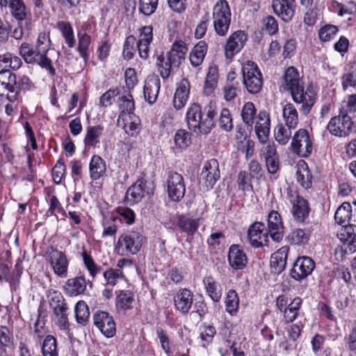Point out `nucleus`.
I'll return each instance as SVG.
<instances>
[{
  "mask_svg": "<svg viewBox=\"0 0 356 356\" xmlns=\"http://www.w3.org/2000/svg\"><path fill=\"white\" fill-rule=\"evenodd\" d=\"M51 47L49 33L42 32L38 34L34 46L28 42L22 43L19 48V54L26 64L38 65L46 70L51 76H54L56 70L47 56Z\"/></svg>",
  "mask_w": 356,
  "mask_h": 356,
  "instance_id": "nucleus-1",
  "label": "nucleus"
},
{
  "mask_svg": "<svg viewBox=\"0 0 356 356\" xmlns=\"http://www.w3.org/2000/svg\"><path fill=\"white\" fill-rule=\"evenodd\" d=\"M216 106L210 102L202 110L200 104H193L186 113L188 129L196 134H207L215 125Z\"/></svg>",
  "mask_w": 356,
  "mask_h": 356,
  "instance_id": "nucleus-2",
  "label": "nucleus"
},
{
  "mask_svg": "<svg viewBox=\"0 0 356 356\" xmlns=\"http://www.w3.org/2000/svg\"><path fill=\"white\" fill-rule=\"evenodd\" d=\"M33 86L29 77L24 74L11 72L8 70L0 71V96L14 102L22 90H30Z\"/></svg>",
  "mask_w": 356,
  "mask_h": 356,
  "instance_id": "nucleus-3",
  "label": "nucleus"
},
{
  "mask_svg": "<svg viewBox=\"0 0 356 356\" xmlns=\"http://www.w3.org/2000/svg\"><path fill=\"white\" fill-rule=\"evenodd\" d=\"M143 237L136 231H129L121 234L118 240L115 252L121 256L136 254L142 247Z\"/></svg>",
  "mask_w": 356,
  "mask_h": 356,
  "instance_id": "nucleus-4",
  "label": "nucleus"
},
{
  "mask_svg": "<svg viewBox=\"0 0 356 356\" xmlns=\"http://www.w3.org/2000/svg\"><path fill=\"white\" fill-rule=\"evenodd\" d=\"M213 23L215 31L223 36L228 32L231 23V11L225 0H219L213 8Z\"/></svg>",
  "mask_w": 356,
  "mask_h": 356,
  "instance_id": "nucleus-5",
  "label": "nucleus"
},
{
  "mask_svg": "<svg viewBox=\"0 0 356 356\" xmlns=\"http://www.w3.org/2000/svg\"><path fill=\"white\" fill-rule=\"evenodd\" d=\"M243 83L251 94L258 93L263 86L262 74L257 65L252 61H247L243 66Z\"/></svg>",
  "mask_w": 356,
  "mask_h": 356,
  "instance_id": "nucleus-6",
  "label": "nucleus"
},
{
  "mask_svg": "<svg viewBox=\"0 0 356 356\" xmlns=\"http://www.w3.org/2000/svg\"><path fill=\"white\" fill-rule=\"evenodd\" d=\"M220 177L218 161L214 159L209 160L204 164L200 175L199 184L200 189L207 191L213 188Z\"/></svg>",
  "mask_w": 356,
  "mask_h": 356,
  "instance_id": "nucleus-7",
  "label": "nucleus"
},
{
  "mask_svg": "<svg viewBox=\"0 0 356 356\" xmlns=\"http://www.w3.org/2000/svg\"><path fill=\"white\" fill-rule=\"evenodd\" d=\"M353 122L351 118L343 111H340L337 116L330 119L327 129L332 136L346 138L353 130Z\"/></svg>",
  "mask_w": 356,
  "mask_h": 356,
  "instance_id": "nucleus-8",
  "label": "nucleus"
},
{
  "mask_svg": "<svg viewBox=\"0 0 356 356\" xmlns=\"http://www.w3.org/2000/svg\"><path fill=\"white\" fill-rule=\"evenodd\" d=\"M293 101L297 104H300V111L305 115L309 113L316 101V92L314 87L309 86L305 90L302 86L290 93Z\"/></svg>",
  "mask_w": 356,
  "mask_h": 356,
  "instance_id": "nucleus-9",
  "label": "nucleus"
},
{
  "mask_svg": "<svg viewBox=\"0 0 356 356\" xmlns=\"http://www.w3.org/2000/svg\"><path fill=\"white\" fill-rule=\"evenodd\" d=\"M286 198L292 204V214L293 218L299 222L305 221L309 213L308 202L301 197L297 191L291 188L287 190Z\"/></svg>",
  "mask_w": 356,
  "mask_h": 356,
  "instance_id": "nucleus-10",
  "label": "nucleus"
},
{
  "mask_svg": "<svg viewBox=\"0 0 356 356\" xmlns=\"http://www.w3.org/2000/svg\"><path fill=\"white\" fill-rule=\"evenodd\" d=\"M293 152L300 157H307L312 152L313 145L306 129H300L296 132L291 141Z\"/></svg>",
  "mask_w": 356,
  "mask_h": 356,
  "instance_id": "nucleus-11",
  "label": "nucleus"
},
{
  "mask_svg": "<svg viewBox=\"0 0 356 356\" xmlns=\"http://www.w3.org/2000/svg\"><path fill=\"white\" fill-rule=\"evenodd\" d=\"M168 197L174 202L181 200L186 193L184 177L177 172H170L167 179Z\"/></svg>",
  "mask_w": 356,
  "mask_h": 356,
  "instance_id": "nucleus-12",
  "label": "nucleus"
},
{
  "mask_svg": "<svg viewBox=\"0 0 356 356\" xmlns=\"http://www.w3.org/2000/svg\"><path fill=\"white\" fill-rule=\"evenodd\" d=\"M151 193H152V188L149 187V184L145 180L138 179L127 191L125 201L130 205L137 204L145 195Z\"/></svg>",
  "mask_w": 356,
  "mask_h": 356,
  "instance_id": "nucleus-13",
  "label": "nucleus"
},
{
  "mask_svg": "<svg viewBox=\"0 0 356 356\" xmlns=\"http://www.w3.org/2000/svg\"><path fill=\"white\" fill-rule=\"evenodd\" d=\"M268 231L265 229L262 222H256L250 225L248 231V237L253 248L268 245Z\"/></svg>",
  "mask_w": 356,
  "mask_h": 356,
  "instance_id": "nucleus-14",
  "label": "nucleus"
},
{
  "mask_svg": "<svg viewBox=\"0 0 356 356\" xmlns=\"http://www.w3.org/2000/svg\"><path fill=\"white\" fill-rule=\"evenodd\" d=\"M315 262L309 257H298L293 264L291 270V276L297 281L307 277L314 270Z\"/></svg>",
  "mask_w": 356,
  "mask_h": 356,
  "instance_id": "nucleus-15",
  "label": "nucleus"
},
{
  "mask_svg": "<svg viewBox=\"0 0 356 356\" xmlns=\"http://www.w3.org/2000/svg\"><path fill=\"white\" fill-rule=\"evenodd\" d=\"M94 324L98 327L101 332L108 338L115 335L116 332L115 323L108 312L99 311L93 316Z\"/></svg>",
  "mask_w": 356,
  "mask_h": 356,
  "instance_id": "nucleus-16",
  "label": "nucleus"
},
{
  "mask_svg": "<svg viewBox=\"0 0 356 356\" xmlns=\"http://www.w3.org/2000/svg\"><path fill=\"white\" fill-rule=\"evenodd\" d=\"M117 125L122 128L128 135L136 136L140 130V120L134 113H120Z\"/></svg>",
  "mask_w": 356,
  "mask_h": 356,
  "instance_id": "nucleus-17",
  "label": "nucleus"
},
{
  "mask_svg": "<svg viewBox=\"0 0 356 356\" xmlns=\"http://www.w3.org/2000/svg\"><path fill=\"white\" fill-rule=\"evenodd\" d=\"M272 7L274 13L282 20L289 22L295 15L296 3L295 0H273Z\"/></svg>",
  "mask_w": 356,
  "mask_h": 356,
  "instance_id": "nucleus-18",
  "label": "nucleus"
},
{
  "mask_svg": "<svg viewBox=\"0 0 356 356\" xmlns=\"http://www.w3.org/2000/svg\"><path fill=\"white\" fill-rule=\"evenodd\" d=\"M48 257L54 273L58 277H66L69 262L65 254L57 250H52Z\"/></svg>",
  "mask_w": 356,
  "mask_h": 356,
  "instance_id": "nucleus-19",
  "label": "nucleus"
},
{
  "mask_svg": "<svg viewBox=\"0 0 356 356\" xmlns=\"http://www.w3.org/2000/svg\"><path fill=\"white\" fill-rule=\"evenodd\" d=\"M247 40V35L243 31H237L229 35L225 47V54L227 58H232L244 47Z\"/></svg>",
  "mask_w": 356,
  "mask_h": 356,
  "instance_id": "nucleus-20",
  "label": "nucleus"
},
{
  "mask_svg": "<svg viewBox=\"0 0 356 356\" xmlns=\"http://www.w3.org/2000/svg\"><path fill=\"white\" fill-rule=\"evenodd\" d=\"M268 231L271 238L280 242L283 238L284 225L280 214L276 211H271L268 215Z\"/></svg>",
  "mask_w": 356,
  "mask_h": 356,
  "instance_id": "nucleus-21",
  "label": "nucleus"
},
{
  "mask_svg": "<svg viewBox=\"0 0 356 356\" xmlns=\"http://www.w3.org/2000/svg\"><path fill=\"white\" fill-rule=\"evenodd\" d=\"M254 131L257 138L261 143L267 142L270 134V118L266 111H260L255 118Z\"/></svg>",
  "mask_w": 356,
  "mask_h": 356,
  "instance_id": "nucleus-22",
  "label": "nucleus"
},
{
  "mask_svg": "<svg viewBox=\"0 0 356 356\" xmlns=\"http://www.w3.org/2000/svg\"><path fill=\"white\" fill-rule=\"evenodd\" d=\"M153 29L150 26L141 29L139 39L137 41V49L139 56L147 60L149 56V45L153 40Z\"/></svg>",
  "mask_w": 356,
  "mask_h": 356,
  "instance_id": "nucleus-23",
  "label": "nucleus"
},
{
  "mask_svg": "<svg viewBox=\"0 0 356 356\" xmlns=\"http://www.w3.org/2000/svg\"><path fill=\"white\" fill-rule=\"evenodd\" d=\"M228 261L233 269L241 270L247 266L248 257L239 245H232L229 250Z\"/></svg>",
  "mask_w": 356,
  "mask_h": 356,
  "instance_id": "nucleus-24",
  "label": "nucleus"
},
{
  "mask_svg": "<svg viewBox=\"0 0 356 356\" xmlns=\"http://www.w3.org/2000/svg\"><path fill=\"white\" fill-rule=\"evenodd\" d=\"M289 248L283 246L271 255L270 268L273 273L280 274L286 268Z\"/></svg>",
  "mask_w": 356,
  "mask_h": 356,
  "instance_id": "nucleus-25",
  "label": "nucleus"
},
{
  "mask_svg": "<svg viewBox=\"0 0 356 356\" xmlns=\"http://www.w3.org/2000/svg\"><path fill=\"white\" fill-rule=\"evenodd\" d=\"M193 302V294L187 289L179 290L174 298L175 308L184 314H186L189 311L191 308Z\"/></svg>",
  "mask_w": 356,
  "mask_h": 356,
  "instance_id": "nucleus-26",
  "label": "nucleus"
},
{
  "mask_svg": "<svg viewBox=\"0 0 356 356\" xmlns=\"http://www.w3.org/2000/svg\"><path fill=\"white\" fill-rule=\"evenodd\" d=\"M188 51L186 44L182 40L175 41L166 55L169 56L175 67H179L185 60Z\"/></svg>",
  "mask_w": 356,
  "mask_h": 356,
  "instance_id": "nucleus-27",
  "label": "nucleus"
},
{
  "mask_svg": "<svg viewBox=\"0 0 356 356\" xmlns=\"http://www.w3.org/2000/svg\"><path fill=\"white\" fill-rule=\"evenodd\" d=\"M160 86V79L157 76H149L146 81L143 88V94L145 101L149 104H152L156 102Z\"/></svg>",
  "mask_w": 356,
  "mask_h": 356,
  "instance_id": "nucleus-28",
  "label": "nucleus"
},
{
  "mask_svg": "<svg viewBox=\"0 0 356 356\" xmlns=\"http://www.w3.org/2000/svg\"><path fill=\"white\" fill-rule=\"evenodd\" d=\"M190 92V83L184 79L178 84L174 96V106L177 109L182 108L186 104Z\"/></svg>",
  "mask_w": 356,
  "mask_h": 356,
  "instance_id": "nucleus-29",
  "label": "nucleus"
},
{
  "mask_svg": "<svg viewBox=\"0 0 356 356\" xmlns=\"http://www.w3.org/2000/svg\"><path fill=\"white\" fill-rule=\"evenodd\" d=\"M284 83V89L290 93L303 86L299 73L294 67H289L286 70Z\"/></svg>",
  "mask_w": 356,
  "mask_h": 356,
  "instance_id": "nucleus-30",
  "label": "nucleus"
},
{
  "mask_svg": "<svg viewBox=\"0 0 356 356\" xmlns=\"http://www.w3.org/2000/svg\"><path fill=\"white\" fill-rule=\"evenodd\" d=\"M67 294L76 296L84 293L86 289V281L84 276L68 279L64 286Z\"/></svg>",
  "mask_w": 356,
  "mask_h": 356,
  "instance_id": "nucleus-31",
  "label": "nucleus"
},
{
  "mask_svg": "<svg viewBox=\"0 0 356 356\" xmlns=\"http://www.w3.org/2000/svg\"><path fill=\"white\" fill-rule=\"evenodd\" d=\"M106 170L104 160L99 155H94L89 163L90 177L92 180H98L102 177Z\"/></svg>",
  "mask_w": 356,
  "mask_h": 356,
  "instance_id": "nucleus-32",
  "label": "nucleus"
},
{
  "mask_svg": "<svg viewBox=\"0 0 356 356\" xmlns=\"http://www.w3.org/2000/svg\"><path fill=\"white\" fill-rule=\"evenodd\" d=\"M207 49V44L204 40L200 41L193 47L189 54V60L192 66L197 67L203 63Z\"/></svg>",
  "mask_w": 356,
  "mask_h": 356,
  "instance_id": "nucleus-33",
  "label": "nucleus"
},
{
  "mask_svg": "<svg viewBox=\"0 0 356 356\" xmlns=\"http://www.w3.org/2000/svg\"><path fill=\"white\" fill-rule=\"evenodd\" d=\"M199 218H193L187 216H180L177 220L178 227L188 236H193L197 230L200 223Z\"/></svg>",
  "mask_w": 356,
  "mask_h": 356,
  "instance_id": "nucleus-34",
  "label": "nucleus"
},
{
  "mask_svg": "<svg viewBox=\"0 0 356 356\" xmlns=\"http://www.w3.org/2000/svg\"><path fill=\"white\" fill-rule=\"evenodd\" d=\"M312 175L305 161L299 163L296 171L297 181L305 189L312 187Z\"/></svg>",
  "mask_w": 356,
  "mask_h": 356,
  "instance_id": "nucleus-35",
  "label": "nucleus"
},
{
  "mask_svg": "<svg viewBox=\"0 0 356 356\" xmlns=\"http://www.w3.org/2000/svg\"><path fill=\"white\" fill-rule=\"evenodd\" d=\"M203 283L207 295L213 302H218L222 296L221 286L211 276L205 277Z\"/></svg>",
  "mask_w": 356,
  "mask_h": 356,
  "instance_id": "nucleus-36",
  "label": "nucleus"
},
{
  "mask_svg": "<svg viewBox=\"0 0 356 356\" xmlns=\"http://www.w3.org/2000/svg\"><path fill=\"white\" fill-rule=\"evenodd\" d=\"M282 116L286 127L293 129L297 127L298 124V113L293 104L288 103L283 107Z\"/></svg>",
  "mask_w": 356,
  "mask_h": 356,
  "instance_id": "nucleus-37",
  "label": "nucleus"
},
{
  "mask_svg": "<svg viewBox=\"0 0 356 356\" xmlns=\"http://www.w3.org/2000/svg\"><path fill=\"white\" fill-rule=\"evenodd\" d=\"M158 72L163 79L170 77L173 67H175L170 58L167 55H159L156 63Z\"/></svg>",
  "mask_w": 356,
  "mask_h": 356,
  "instance_id": "nucleus-38",
  "label": "nucleus"
},
{
  "mask_svg": "<svg viewBox=\"0 0 356 356\" xmlns=\"http://www.w3.org/2000/svg\"><path fill=\"white\" fill-rule=\"evenodd\" d=\"M104 129V127L101 124L88 127L84 138L85 145L95 147L99 143Z\"/></svg>",
  "mask_w": 356,
  "mask_h": 356,
  "instance_id": "nucleus-39",
  "label": "nucleus"
},
{
  "mask_svg": "<svg viewBox=\"0 0 356 356\" xmlns=\"http://www.w3.org/2000/svg\"><path fill=\"white\" fill-rule=\"evenodd\" d=\"M302 300L300 297H296L288 305L283 312V316L286 323L293 322L298 316Z\"/></svg>",
  "mask_w": 356,
  "mask_h": 356,
  "instance_id": "nucleus-40",
  "label": "nucleus"
},
{
  "mask_svg": "<svg viewBox=\"0 0 356 356\" xmlns=\"http://www.w3.org/2000/svg\"><path fill=\"white\" fill-rule=\"evenodd\" d=\"M79 44L77 51L80 56L83 58L85 64H87L89 60V47L91 43V37L86 33H79Z\"/></svg>",
  "mask_w": 356,
  "mask_h": 356,
  "instance_id": "nucleus-41",
  "label": "nucleus"
},
{
  "mask_svg": "<svg viewBox=\"0 0 356 356\" xmlns=\"http://www.w3.org/2000/svg\"><path fill=\"white\" fill-rule=\"evenodd\" d=\"M134 300V296L129 291H120L116 298V307L118 309L126 311L131 308Z\"/></svg>",
  "mask_w": 356,
  "mask_h": 356,
  "instance_id": "nucleus-42",
  "label": "nucleus"
},
{
  "mask_svg": "<svg viewBox=\"0 0 356 356\" xmlns=\"http://www.w3.org/2000/svg\"><path fill=\"white\" fill-rule=\"evenodd\" d=\"M9 8L17 20L23 21L26 18L27 12L23 0H9Z\"/></svg>",
  "mask_w": 356,
  "mask_h": 356,
  "instance_id": "nucleus-43",
  "label": "nucleus"
},
{
  "mask_svg": "<svg viewBox=\"0 0 356 356\" xmlns=\"http://www.w3.org/2000/svg\"><path fill=\"white\" fill-rule=\"evenodd\" d=\"M256 113L257 110L252 102H248L245 103L241 109V115L245 125L250 127H252L257 117Z\"/></svg>",
  "mask_w": 356,
  "mask_h": 356,
  "instance_id": "nucleus-44",
  "label": "nucleus"
},
{
  "mask_svg": "<svg viewBox=\"0 0 356 356\" xmlns=\"http://www.w3.org/2000/svg\"><path fill=\"white\" fill-rule=\"evenodd\" d=\"M58 29L60 31L68 47H74L76 40L71 24L67 22H59L58 23Z\"/></svg>",
  "mask_w": 356,
  "mask_h": 356,
  "instance_id": "nucleus-45",
  "label": "nucleus"
},
{
  "mask_svg": "<svg viewBox=\"0 0 356 356\" xmlns=\"http://www.w3.org/2000/svg\"><path fill=\"white\" fill-rule=\"evenodd\" d=\"M137 49L136 38L129 35L125 38L123 44L122 56L125 60H129L134 58L135 52Z\"/></svg>",
  "mask_w": 356,
  "mask_h": 356,
  "instance_id": "nucleus-46",
  "label": "nucleus"
},
{
  "mask_svg": "<svg viewBox=\"0 0 356 356\" xmlns=\"http://www.w3.org/2000/svg\"><path fill=\"white\" fill-rule=\"evenodd\" d=\"M82 258L84 266L88 270L90 276L95 279L97 274H99L102 270L101 266H98L92 259L90 254H89L86 250L82 252Z\"/></svg>",
  "mask_w": 356,
  "mask_h": 356,
  "instance_id": "nucleus-47",
  "label": "nucleus"
},
{
  "mask_svg": "<svg viewBox=\"0 0 356 356\" xmlns=\"http://www.w3.org/2000/svg\"><path fill=\"white\" fill-rule=\"evenodd\" d=\"M191 143V134L184 129H179L174 136L175 145L181 149L188 147Z\"/></svg>",
  "mask_w": 356,
  "mask_h": 356,
  "instance_id": "nucleus-48",
  "label": "nucleus"
},
{
  "mask_svg": "<svg viewBox=\"0 0 356 356\" xmlns=\"http://www.w3.org/2000/svg\"><path fill=\"white\" fill-rule=\"evenodd\" d=\"M0 62L4 63L6 67H9L13 70H17L22 65L21 58L10 53L0 55Z\"/></svg>",
  "mask_w": 356,
  "mask_h": 356,
  "instance_id": "nucleus-49",
  "label": "nucleus"
},
{
  "mask_svg": "<svg viewBox=\"0 0 356 356\" xmlns=\"http://www.w3.org/2000/svg\"><path fill=\"white\" fill-rule=\"evenodd\" d=\"M238 304L239 299L236 291H229L225 300L226 311L231 315H234L238 310Z\"/></svg>",
  "mask_w": 356,
  "mask_h": 356,
  "instance_id": "nucleus-50",
  "label": "nucleus"
},
{
  "mask_svg": "<svg viewBox=\"0 0 356 356\" xmlns=\"http://www.w3.org/2000/svg\"><path fill=\"white\" fill-rule=\"evenodd\" d=\"M89 309L83 301H79L75 307V316L76 321L80 324H85L89 318Z\"/></svg>",
  "mask_w": 356,
  "mask_h": 356,
  "instance_id": "nucleus-51",
  "label": "nucleus"
},
{
  "mask_svg": "<svg viewBox=\"0 0 356 356\" xmlns=\"http://www.w3.org/2000/svg\"><path fill=\"white\" fill-rule=\"evenodd\" d=\"M286 240L291 244L299 245L305 243L308 240V235L302 229H297L292 231L286 237Z\"/></svg>",
  "mask_w": 356,
  "mask_h": 356,
  "instance_id": "nucleus-52",
  "label": "nucleus"
},
{
  "mask_svg": "<svg viewBox=\"0 0 356 356\" xmlns=\"http://www.w3.org/2000/svg\"><path fill=\"white\" fill-rule=\"evenodd\" d=\"M13 335L8 327L0 325L1 348H11L13 346Z\"/></svg>",
  "mask_w": 356,
  "mask_h": 356,
  "instance_id": "nucleus-53",
  "label": "nucleus"
},
{
  "mask_svg": "<svg viewBox=\"0 0 356 356\" xmlns=\"http://www.w3.org/2000/svg\"><path fill=\"white\" fill-rule=\"evenodd\" d=\"M119 107L120 109V113H134V102L130 92L119 98Z\"/></svg>",
  "mask_w": 356,
  "mask_h": 356,
  "instance_id": "nucleus-54",
  "label": "nucleus"
},
{
  "mask_svg": "<svg viewBox=\"0 0 356 356\" xmlns=\"http://www.w3.org/2000/svg\"><path fill=\"white\" fill-rule=\"evenodd\" d=\"M240 92V85L237 81L227 82L223 88L224 99L229 102L234 99Z\"/></svg>",
  "mask_w": 356,
  "mask_h": 356,
  "instance_id": "nucleus-55",
  "label": "nucleus"
},
{
  "mask_svg": "<svg viewBox=\"0 0 356 356\" xmlns=\"http://www.w3.org/2000/svg\"><path fill=\"white\" fill-rule=\"evenodd\" d=\"M292 129L282 124L277 126L275 132L276 140L281 145L286 144L291 136Z\"/></svg>",
  "mask_w": 356,
  "mask_h": 356,
  "instance_id": "nucleus-56",
  "label": "nucleus"
},
{
  "mask_svg": "<svg viewBox=\"0 0 356 356\" xmlns=\"http://www.w3.org/2000/svg\"><path fill=\"white\" fill-rule=\"evenodd\" d=\"M104 278L106 282V284L114 286L118 282V280L123 278V273L121 270L118 268H110L106 270L104 274Z\"/></svg>",
  "mask_w": 356,
  "mask_h": 356,
  "instance_id": "nucleus-57",
  "label": "nucleus"
},
{
  "mask_svg": "<svg viewBox=\"0 0 356 356\" xmlns=\"http://www.w3.org/2000/svg\"><path fill=\"white\" fill-rule=\"evenodd\" d=\"M159 0H139L138 10L144 15L149 16L157 8Z\"/></svg>",
  "mask_w": 356,
  "mask_h": 356,
  "instance_id": "nucleus-58",
  "label": "nucleus"
},
{
  "mask_svg": "<svg viewBox=\"0 0 356 356\" xmlns=\"http://www.w3.org/2000/svg\"><path fill=\"white\" fill-rule=\"evenodd\" d=\"M218 122L220 129L225 131H229L233 129L232 118L227 108L221 110Z\"/></svg>",
  "mask_w": 356,
  "mask_h": 356,
  "instance_id": "nucleus-59",
  "label": "nucleus"
},
{
  "mask_svg": "<svg viewBox=\"0 0 356 356\" xmlns=\"http://www.w3.org/2000/svg\"><path fill=\"white\" fill-rule=\"evenodd\" d=\"M338 27L334 25H325L318 31V36L323 42L330 41L337 33Z\"/></svg>",
  "mask_w": 356,
  "mask_h": 356,
  "instance_id": "nucleus-60",
  "label": "nucleus"
},
{
  "mask_svg": "<svg viewBox=\"0 0 356 356\" xmlns=\"http://www.w3.org/2000/svg\"><path fill=\"white\" fill-rule=\"evenodd\" d=\"M341 86L344 90L348 87L356 90V67L341 76Z\"/></svg>",
  "mask_w": 356,
  "mask_h": 356,
  "instance_id": "nucleus-61",
  "label": "nucleus"
},
{
  "mask_svg": "<svg viewBox=\"0 0 356 356\" xmlns=\"http://www.w3.org/2000/svg\"><path fill=\"white\" fill-rule=\"evenodd\" d=\"M119 94L118 88L109 89L104 92L99 98V106L108 107L113 104L114 98Z\"/></svg>",
  "mask_w": 356,
  "mask_h": 356,
  "instance_id": "nucleus-62",
  "label": "nucleus"
},
{
  "mask_svg": "<svg viewBox=\"0 0 356 356\" xmlns=\"http://www.w3.org/2000/svg\"><path fill=\"white\" fill-rule=\"evenodd\" d=\"M65 172V165L61 159H59L57 163L52 169V177L55 184H58L61 182L62 178Z\"/></svg>",
  "mask_w": 356,
  "mask_h": 356,
  "instance_id": "nucleus-63",
  "label": "nucleus"
},
{
  "mask_svg": "<svg viewBox=\"0 0 356 356\" xmlns=\"http://www.w3.org/2000/svg\"><path fill=\"white\" fill-rule=\"evenodd\" d=\"M337 6L339 8L338 15L343 16L344 15H353L356 13V3L353 1H349L346 3L337 2Z\"/></svg>",
  "mask_w": 356,
  "mask_h": 356,
  "instance_id": "nucleus-64",
  "label": "nucleus"
}]
</instances>
